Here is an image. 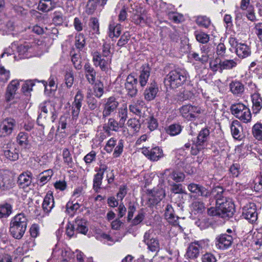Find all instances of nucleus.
I'll use <instances>...</instances> for the list:
<instances>
[{
	"mask_svg": "<svg viewBox=\"0 0 262 262\" xmlns=\"http://www.w3.org/2000/svg\"><path fill=\"white\" fill-rule=\"evenodd\" d=\"M27 221L24 213L17 214L12 219L9 232L13 237L17 239L22 238L27 229Z\"/></svg>",
	"mask_w": 262,
	"mask_h": 262,
	"instance_id": "nucleus-1",
	"label": "nucleus"
},
{
	"mask_svg": "<svg viewBox=\"0 0 262 262\" xmlns=\"http://www.w3.org/2000/svg\"><path fill=\"white\" fill-rule=\"evenodd\" d=\"M188 73L183 69L171 71L165 77L164 83L171 89H176L182 85L186 81Z\"/></svg>",
	"mask_w": 262,
	"mask_h": 262,
	"instance_id": "nucleus-2",
	"label": "nucleus"
},
{
	"mask_svg": "<svg viewBox=\"0 0 262 262\" xmlns=\"http://www.w3.org/2000/svg\"><path fill=\"white\" fill-rule=\"evenodd\" d=\"M210 131L207 128H202L199 132L196 141L191 146V154L197 155L201 151L205 148L208 145Z\"/></svg>",
	"mask_w": 262,
	"mask_h": 262,
	"instance_id": "nucleus-3",
	"label": "nucleus"
},
{
	"mask_svg": "<svg viewBox=\"0 0 262 262\" xmlns=\"http://www.w3.org/2000/svg\"><path fill=\"white\" fill-rule=\"evenodd\" d=\"M232 115L244 123L251 121L252 115L250 109L241 103L232 104L230 106Z\"/></svg>",
	"mask_w": 262,
	"mask_h": 262,
	"instance_id": "nucleus-4",
	"label": "nucleus"
},
{
	"mask_svg": "<svg viewBox=\"0 0 262 262\" xmlns=\"http://www.w3.org/2000/svg\"><path fill=\"white\" fill-rule=\"evenodd\" d=\"M16 126V122L13 118L7 117L4 119L0 123V137L11 135Z\"/></svg>",
	"mask_w": 262,
	"mask_h": 262,
	"instance_id": "nucleus-5",
	"label": "nucleus"
},
{
	"mask_svg": "<svg viewBox=\"0 0 262 262\" xmlns=\"http://www.w3.org/2000/svg\"><path fill=\"white\" fill-rule=\"evenodd\" d=\"M233 242L232 234L227 233H222L217 235L215 239V246L217 249L225 250L229 249Z\"/></svg>",
	"mask_w": 262,
	"mask_h": 262,
	"instance_id": "nucleus-6",
	"label": "nucleus"
},
{
	"mask_svg": "<svg viewBox=\"0 0 262 262\" xmlns=\"http://www.w3.org/2000/svg\"><path fill=\"white\" fill-rule=\"evenodd\" d=\"M138 79L132 74L127 76L124 84L126 95L130 98L135 97L138 93Z\"/></svg>",
	"mask_w": 262,
	"mask_h": 262,
	"instance_id": "nucleus-7",
	"label": "nucleus"
},
{
	"mask_svg": "<svg viewBox=\"0 0 262 262\" xmlns=\"http://www.w3.org/2000/svg\"><path fill=\"white\" fill-rule=\"evenodd\" d=\"M118 105L119 102L115 97L111 96L105 99L103 104L102 112L103 118H105L115 112Z\"/></svg>",
	"mask_w": 262,
	"mask_h": 262,
	"instance_id": "nucleus-8",
	"label": "nucleus"
},
{
	"mask_svg": "<svg viewBox=\"0 0 262 262\" xmlns=\"http://www.w3.org/2000/svg\"><path fill=\"white\" fill-rule=\"evenodd\" d=\"M217 205H219L220 217L225 219L233 216L235 212L234 205L230 199H225V201Z\"/></svg>",
	"mask_w": 262,
	"mask_h": 262,
	"instance_id": "nucleus-9",
	"label": "nucleus"
},
{
	"mask_svg": "<svg viewBox=\"0 0 262 262\" xmlns=\"http://www.w3.org/2000/svg\"><path fill=\"white\" fill-rule=\"evenodd\" d=\"M92 56L94 66L99 67L103 71H106L108 69V66L112 61L111 57H103L101 54L98 51L93 52Z\"/></svg>",
	"mask_w": 262,
	"mask_h": 262,
	"instance_id": "nucleus-10",
	"label": "nucleus"
},
{
	"mask_svg": "<svg viewBox=\"0 0 262 262\" xmlns=\"http://www.w3.org/2000/svg\"><path fill=\"white\" fill-rule=\"evenodd\" d=\"M152 231L148 230L144 235L143 242L147 245L148 249L151 252H158L160 244L157 238L154 237Z\"/></svg>",
	"mask_w": 262,
	"mask_h": 262,
	"instance_id": "nucleus-11",
	"label": "nucleus"
},
{
	"mask_svg": "<svg viewBox=\"0 0 262 262\" xmlns=\"http://www.w3.org/2000/svg\"><path fill=\"white\" fill-rule=\"evenodd\" d=\"M163 176V178L167 180L169 184L172 182L171 179L177 183H179L183 182L185 178L183 172L171 169H165Z\"/></svg>",
	"mask_w": 262,
	"mask_h": 262,
	"instance_id": "nucleus-12",
	"label": "nucleus"
},
{
	"mask_svg": "<svg viewBox=\"0 0 262 262\" xmlns=\"http://www.w3.org/2000/svg\"><path fill=\"white\" fill-rule=\"evenodd\" d=\"M142 152L152 161H157L164 156L162 149L158 146L152 148L150 150L148 148L143 147L142 149Z\"/></svg>",
	"mask_w": 262,
	"mask_h": 262,
	"instance_id": "nucleus-13",
	"label": "nucleus"
},
{
	"mask_svg": "<svg viewBox=\"0 0 262 262\" xmlns=\"http://www.w3.org/2000/svg\"><path fill=\"white\" fill-rule=\"evenodd\" d=\"M242 215L249 222L253 223L257 220V213L254 203H250L243 208Z\"/></svg>",
	"mask_w": 262,
	"mask_h": 262,
	"instance_id": "nucleus-14",
	"label": "nucleus"
},
{
	"mask_svg": "<svg viewBox=\"0 0 262 262\" xmlns=\"http://www.w3.org/2000/svg\"><path fill=\"white\" fill-rule=\"evenodd\" d=\"M83 100V95L81 91H78L75 96L74 100L72 104V115L73 119H77L82 106Z\"/></svg>",
	"mask_w": 262,
	"mask_h": 262,
	"instance_id": "nucleus-15",
	"label": "nucleus"
},
{
	"mask_svg": "<svg viewBox=\"0 0 262 262\" xmlns=\"http://www.w3.org/2000/svg\"><path fill=\"white\" fill-rule=\"evenodd\" d=\"M230 92L235 96L241 97L245 92V86L239 80L232 81L229 84Z\"/></svg>",
	"mask_w": 262,
	"mask_h": 262,
	"instance_id": "nucleus-16",
	"label": "nucleus"
},
{
	"mask_svg": "<svg viewBox=\"0 0 262 262\" xmlns=\"http://www.w3.org/2000/svg\"><path fill=\"white\" fill-rule=\"evenodd\" d=\"M32 173L29 171L21 173L17 180L19 187L25 189L30 186L32 183Z\"/></svg>",
	"mask_w": 262,
	"mask_h": 262,
	"instance_id": "nucleus-17",
	"label": "nucleus"
},
{
	"mask_svg": "<svg viewBox=\"0 0 262 262\" xmlns=\"http://www.w3.org/2000/svg\"><path fill=\"white\" fill-rule=\"evenodd\" d=\"M120 127H121L120 122L117 121L113 118H111L108 119L107 124H103V130L108 136H110L111 135V130L118 132Z\"/></svg>",
	"mask_w": 262,
	"mask_h": 262,
	"instance_id": "nucleus-18",
	"label": "nucleus"
},
{
	"mask_svg": "<svg viewBox=\"0 0 262 262\" xmlns=\"http://www.w3.org/2000/svg\"><path fill=\"white\" fill-rule=\"evenodd\" d=\"M202 246L199 242L191 243L187 248L186 255L190 258H195L199 255Z\"/></svg>",
	"mask_w": 262,
	"mask_h": 262,
	"instance_id": "nucleus-19",
	"label": "nucleus"
},
{
	"mask_svg": "<svg viewBox=\"0 0 262 262\" xmlns=\"http://www.w3.org/2000/svg\"><path fill=\"white\" fill-rule=\"evenodd\" d=\"M164 216L169 223L174 225L178 224L179 217L174 214V210L171 205H167L165 210Z\"/></svg>",
	"mask_w": 262,
	"mask_h": 262,
	"instance_id": "nucleus-20",
	"label": "nucleus"
},
{
	"mask_svg": "<svg viewBox=\"0 0 262 262\" xmlns=\"http://www.w3.org/2000/svg\"><path fill=\"white\" fill-rule=\"evenodd\" d=\"M19 86V82L18 80H14L11 81L7 88L6 93V99L7 101H9L14 98L16 91L17 90Z\"/></svg>",
	"mask_w": 262,
	"mask_h": 262,
	"instance_id": "nucleus-21",
	"label": "nucleus"
},
{
	"mask_svg": "<svg viewBox=\"0 0 262 262\" xmlns=\"http://www.w3.org/2000/svg\"><path fill=\"white\" fill-rule=\"evenodd\" d=\"M230 129L232 135L235 139L241 140L242 138V126L238 120L232 121Z\"/></svg>",
	"mask_w": 262,
	"mask_h": 262,
	"instance_id": "nucleus-22",
	"label": "nucleus"
},
{
	"mask_svg": "<svg viewBox=\"0 0 262 262\" xmlns=\"http://www.w3.org/2000/svg\"><path fill=\"white\" fill-rule=\"evenodd\" d=\"M252 102V110L254 113L257 114L262 108V98L258 93H255L251 96Z\"/></svg>",
	"mask_w": 262,
	"mask_h": 262,
	"instance_id": "nucleus-23",
	"label": "nucleus"
},
{
	"mask_svg": "<svg viewBox=\"0 0 262 262\" xmlns=\"http://www.w3.org/2000/svg\"><path fill=\"white\" fill-rule=\"evenodd\" d=\"M54 206V198L52 193L48 192L46 195L42 204V209L46 213L51 211Z\"/></svg>",
	"mask_w": 262,
	"mask_h": 262,
	"instance_id": "nucleus-24",
	"label": "nucleus"
},
{
	"mask_svg": "<svg viewBox=\"0 0 262 262\" xmlns=\"http://www.w3.org/2000/svg\"><path fill=\"white\" fill-rule=\"evenodd\" d=\"M141 69L139 80L141 86L144 87L146 84L149 78L150 68L148 64H144L142 66Z\"/></svg>",
	"mask_w": 262,
	"mask_h": 262,
	"instance_id": "nucleus-25",
	"label": "nucleus"
},
{
	"mask_svg": "<svg viewBox=\"0 0 262 262\" xmlns=\"http://www.w3.org/2000/svg\"><path fill=\"white\" fill-rule=\"evenodd\" d=\"M28 138L29 136L27 133L21 132L17 136L16 142L22 148L29 149L30 148L31 144Z\"/></svg>",
	"mask_w": 262,
	"mask_h": 262,
	"instance_id": "nucleus-26",
	"label": "nucleus"
},
{
	"mask_svg": "<svg viewBox=\"0 0 262 262\" xmlns=\"http://www.w3.org/2000/svg\"><path fill=\"white\" fill-rule=\"evenodd\" d=\"M158 92V88L157 84L155 82L151 83L144 91L145 99L147 101L153 100L156 97Z\"/></svg>",
	"mask_w": 262,
	"mask_h": 262,
	"instance_id": "nucleus-27",
	"label": "nucleus"
},
{
	"mask_svg": "<svg viewBox=\"0 0 262 262\" xmlns=\"http://www.w3.org/2000/svg\"><path fill=\"white\" fill-rule=\"evenodd\" d=\"M85 77L91 84H94L96 80V73L93 67L89 63H86L84 66Z\"/></svg>",
	"mask_w": 262,
	"mask_h": 262,
	"instance_id": "nucleus-28",
	"label": "nucleus"
},
{
	"mask_svg": "<svg viewBox=\"0 0 262 262\" xmlns=\"http://www.w3.org/2000/svg\"><path fill=\"white\" fill-rule=\"evenodd\" d=\"M236 53L239 57L245 58L250 55L251 49L246 44L239 43L238 46H237L236 49Z\"/></svg>",
	"mask_w": 262,
	"mask_h": 262,
	"instance_id": "nucleus-29",
	"label": "nucleus"
},
{
	"mask_svg": "<svg viewBox=\"0 0 262 262\" xmlns=\"http://www.w3.org/2000/svg\"><path fill=\"white\" fill-rule=\"evenodd\" d=\"M56 4L52 0H40L38 5L39 10L43 12H49L55 7Z\"/></svg>",
	"mask_w": 262,
	"mask_h": 262,
	"instance_id": "nucleus-30",
	"label": "nucleus"
},
{
	"mask_svg": "<svg viewBox=\"0 0 262 262\" xmlns=\"http://www.w3.org/2000/svg\"><path fill=\"white\" fill-rule=\"evenodd\" d=\"M224 189L222 187L217 186L212 189L211 194L216 200V205L221 204V203L225 201V199H227L224 197Z\"/></svg>",
	"mask_w": 262,
	"mask_h": 262,
	"instance_id": "nucleus-31",
	"label": "nucleus"
},
{
	"mask_svg": "<svg viewBox=\"0 0 262 262\" xmlns=\"http://www.w3.org/2000/svg\"><path fill=\"white\" fill-rule=\"evenodd\" d=\"M192 108V105L190 104H187L183 105L180 108V112L182 116L188 120H194L196 116H194L191 112V109Z\"/></svg>",
	"mask_w": 262,
	"mask_h": 262,
	"instance_id": "nucleus-32",
	"label": "nucleus"
},
{
	"mask_svg": "<svg viewBox=\"0 0 262 262\" xmlns=\"http://www.w3.org/2000/svg\"><path fill=\"white\" fill-rule=\"evenodd\" d=\"M144 105V103L142 100H138L129 105V110L136 115L141 116Z\"/></svg>",
	"mask_w": 262,
	"mask_h": 262,
	"instance_id": "nucleus-33",
	"label": "nucleus"
},
{
	"mask_svg": "<svg viewBox=\"0 0 262 262\" xmlns=\"http://www.w3.org/2000/svg\"><path fill=\"white\" fill-rule=\"evenodd\" d=\"M239 60L237 58L234 59H224L221 62L222 72L225 70H232L235 68L238 63Z\"/></svg>",
	"mask_w": 262,
	"mask_h": 262,
	"instance_id": "nucleus-34",
	"label": "nucleus"
},
{
	"mask_svg": "<svg viewBox=\"0 0 262 262\" xmlns=\"http://www.w3.org/2000/svg\"><path fill=\"white\" fill-rule=\"evenodd\" d=\"M192 212L194 214H202L205 210V204L200 201H194L191 205Z\"/></svg>",
	"mask_w": 262,
	"mask_h": 262,
	"instance_id": "nucleus-35",
	"label": "nucleus"
},
{
	"mask_svg": "<svg viewBox=\"0 0 262 262\" xmlns=\"http://www.w3.org/2000/svg\"><path fill=\"white\" fill-rule=\"evenodd\" d=\"M195 22L199 26L205 28H208L211 25V19L205 15L198 16Z\"/></svg>",
	"mask_w": 262,
	"mask_h": 262,
	"instance_id": "nucleus-36",
	"label": "nucleus"
},
{
	"mask_svg": "<svg viewBox=\"0 0 262 262\" xmlns=\"http://www.w3.org/2000/svg\"><path fill=\"white\" fill-rule=\"evenodd\" d=\"M75 226L76 230L80 233L85 234L88 231V228L86 226L85 220L77 219L75 222Z\"/></svg>",
	"mask_w": 262,
	"mask_h": 262,
	"instance_id": "nucleus-37",
	"label": "nucleus"
},
{
	"mask_svg": "<svg viewBox=\"0 0 262 262\" xmlns=\"http://www.w3.org/2000/svg\"><path fill=\"white\" fill-rule=\"evenodd\" d=\"M5 157L11 161H15L18 159L19 155L17 150L15 148H10L4 150Z\"/></svg>",
	"mask_w": 262,
	"mask_h": 262,
	"instance_id": "nucleus-38",
	"label": "nucleus"
},
{
	"mask_svg": "<svg viewBox=\"0 0 262 262\" xmlns=\"http://www.w3.org/2000/svg\"><path fill=\"white\" fill-rule=\"evenodd\" d=\"M12 212L11 205L7 203L0 205V218L8 217Z\"/></svg>",
	"mask_w": 262,
	"mask_h": 262,
	"instance_id": "nucleus-39",
	"label": "nucleus"
},
{
	"mask_svg": "<svg viewBox=\"0 0 262 262\" xmlns=\"http://www.w3.org/2000/svg\"><path fill=\"white\" fill-rule=\"evenodd\" d=\"M127 126L135 133H138L141 128V123L139 119L135 118L129 119L127 122Z\"/></svg>",
	"mask_w": 262,
	"mask_h": 262,
	"instance_id": "nucleus-40",
	"label": "nucleus"
},
{
	"mask_svg": "<svg viewBox=\"0 0 262 262\" xmlns=\"http://www.w3.org/2000/svg\"><path fill=\"white\" fill-rule=\"evenodd\" d=\"M62 157L64 164L69 167L72 168L74 166V162L71 154L68 148H64L62 151Z\"/></svg>",
	"mask_w": 262,
	"mask_h": 262,
	"instance_id": "nucleus-41",
	"label": "nucleus"
},
{
	"mask_svg": "<svg viewBox=\"0 0 262 262\" xmlns=\"http://www.w3.org/2000/svg\"><path fill=\"white\" fill-rule=\"evenodd\" d=\"M89 26L91 28L90 31L92 34H99V24L98 19L96 17H91L90 19Z\"/></svg>",
	"mask_w": 262,
	"mask_h": 262,
	"instance_id": "nucleus-42",
	"label": "nucleus"
},
{
	"mask_svg": "<svg viewBox=\"0 0 262 262\" xmlns=\"http://www.w3.org/2000/svg\"><path fill=\"white\" fill-rule=\"evenodd\" d=\"M75 45L76 48L80 51L84 48L85 46V38L83 34L79 33L75 36Z\"/></svg>",
	"mask_w": 262,
	"mask_h": 262,
	"instance_id": "nucleus-43",
	"label": "nucleus"
},
{
	"mask_svg": "<svg viewBox=\"0 0 262 262\" xmlns=\"http://www.w3.org/2000/svg\"><path fill=\"white\" fill-rule=\"evenodd\" d=\"M195 225L201 229L208 228L210 225L208 218L204 215H201L195 222Z\"/></svg>",
	"mask_w": 262,
	"mask_h": 262,
	"instance_id": "nucleus-44",
	"label": "nucleus"
},
{
	"mask_svg": "<svg viewBox=\"0 0 262 262\" xmlns=\"http://www.w3.org/2000/svg\"><path fill=\"white\" fill-rule=\"evenodd\" d=\"M221 62L222 60L218 57H216L214 59L211 60L209 62V67L210 69L213 72H216L219 71L220 72L222 73Z\"/></svg>",
	"mask_w": 262,
	"mask_h": 262,
	"instance_id": "nucleus-45",
	"label": "nucleus"
},
{
	"mask_svg": "<svg viewBox=\"0 0 262 262\" xmlns=\"http://www.w3.org/2000/svg\"><path fill=\"white\" fill-rule=\"evenodd\" d=\"M97 0H89L85 7V12L88 15L93 14L97 7Z\"/></svg>",
	"mask_w": 262,
	"mask_h": 262,
	"instance_id": "nucleus-46",
	"label": "nucleus"
},
{
	"mask_svg": "<svg viewBox=\"0 0 262 262\" xmlns=\"http://www.w3.org/2000/svg\"><path fill=\"white\" fill-rule=\"evenodd\" d=\"M31 46L29 43L25 42L23 45L18 46L17 48L19 55L21 56L20 58H27L28 50L30 49Z\"/></svg>",
	"mask_w": 262,
	"mask_h": 262,
	"instance_id": "nucleus-47",
	"label": "nucleus"
},
{
	"mask_svg": "<svg viewBox=\"0 0 262 262\" xmlns=\"http://www.w3.org/2000/svg\"><path fill=\"white\" fill-rule=\"evenodd\" d=\"M253 136L258 140H262V124L256 123L252 127Z\"/></svg>",
	"mask_w": 262,
	"mask_h": 262,
	"instance_id": "nucleus-48",
	"label": "nucleus"
},
{
	"mask_svg": "<svg viewBox=\"0 0 262 262\" xmlns=\"http://www.w3.org/2000/svg\"><path fill=\"white\" fill-rule=\"evenodd\" d=\"M195 37L198 41L203 44L207 43L210 39L209 35L204 32H195Z\"/></svg>",
	"mask_w": 262,
	"mask_h": 262,
	"instance_id": "nucleus-49",
	"label": "nucleus"
},
{
	"mask_svg": "<svg viewBox=\"0 0 262 262\" xmlns=\"http://www.w3.org/2000/svg\"><path fill=\"white\" fill-rule=\"evenodd\" d=\"M182 130L181 126L178 124L170 125L166 130L167 134L171 136H176L179 134Z\"/></svg>",
	"mask_w": 262,
	"mask_h": 262,
	"instance_id": "nucleus-50",
	"label": "nucleus"
},
{
	"mask_svg": "<svg viewBox=\"0 0 262 262\" xmlns=\"http://www.w3.org/2000/svg\"><path fill=\"white\" fill-rule=\"evenodd\" d=\"M86 102L89 109L91 111L96 109L99 106L97 100L91 96L90 94H88L86 96Z\"/></svg>",
	"mask_w": 262,
	"mask_h": 262,
	"instance_id": "nucleus-51",
	"label": "nucleus"
},
{
	"mask_svg": "<svg viewBox=\"0 0 262 262\" xmlns=\"http://www.w3.org/2000/svg\"><path fill=\"white\" fill-rule=\"evenodd\" d=\"M103 177L102 173L100 172H98L95 175L93 180V188L96 191L100 188Z\"/></svg>",
	"mask_w": 262,
	"mask_h": 262,
	"instance_id": "nucleus-52",
	"label": "nucleus"
},
{
	"mask_svg": "<svg viewBox=\"0 0 262 262\" xmlns=\"http://www.w3.org/2000/svg\"><path fill=\"white\" fill-rule=\"evenodd\" d=\"M118 115L120 126L121 127H123L128 117L127 107L125 106L124 108H121L119 111Z\"/></svg>",
	"mask_w": 262,
	"mask_h": 262,
	"instance_id": "nucleus-53",
	"label": "nucleus"
},
{
	"mask_svg": "<svg viewBox=\"0 0 262 262\" xmlns=\"http://www.w3.org/2000/svg\"><path fill=\"white\" fill-rule=\"evenodd\" d=\"M53 174V172L51 170L48 169L45 170L40 174V182L42 184H46L48 181H49Z\"/></svg>",
	"mask_w": 262,
	"mask_h": 262,
	"instance_id": "nucleus-54",
	"label": "nucleus"
},
{
	"mask_svg": "<svg viewBox=\"0 0 262 262\" xmlns=\"http://www.w3.org/2000/svg\"><path fill=\"white\" fill-rule=\"evenodd\" d=\"M109 30L113 34L114 36L118 37L121 32V25L115 23L111 24L109 26Z\"/></svg>",
	"mask_w": 262,
	"mask_h": 262,
	"instance_id": "nucleus-55",
	"label": "nucleus"
},
{
	"mask_svg": "<svg viewBox=\"0 0 262 262\" xmlns=\"http://www.w3.org/2000/svg\"><path fill=\"white\" fill-rule=\"evenodd\" d=\"M198 190V191L199 192H197L195 194V195L198 196L207 198L211 195V192L210 190L201 185H200L199 188Z\"/></svg>",
	"mask_w": 262,
	"mask_h": 262,
	"instance_id": "nucleus-56",
	"label": "nucleus"
},
{
	"mask_svg": "<svg viewBox=\"0 0 262 262\" xmlns=\"http://www.w3.org/2000/svg\"><path fill=\"white\" fill-rule=\"evenodd\" d=\"M80 205L78 203H75L73 204L72 202H69L66 205V211L68 213L72 214L75 211L78 209Z\"/></svg>",
	"mask_w": 262,
	"mask_h": 262,
	"instance_id": "nucleus-57",
	"label": "nucleus"
},
{
	"mask_svg": "<svg viewBox=\"0 0 262 262\" xmlns=\"http://www.w3.org/2000/svg\"><path fill=\"white\" fill-rule=\"evenodd\" d=\"M123 140L121 139L119 141L117 145L114 149L113 156L115 158L119 157L123 152Z\"/></svg>",
	"mask_w": 262,
	"mask_h": 262,
	"instance_id": "nucleus-58",
	"label": "nucleus"
},
{
	"mask_svg": "<svg viewBox=\"0 0 262 262\" xmlns=\"http://www.w3.org/2000/svg\"><path fill=\"white\" fill-rule=\"evenodd\" d=\"M130 39V34L128 32L124 33L118 41L117 45L120 47H122L126 45Z\"/></svg>",
	"mask_w": 262,
	"mask_h": 262,
	"instance_id": "nucleus-59",
	"label": "nucleus"
},
{
	"mask_svg": "<svg viewBox=\"0 0 262 262\" xmlns=\"http://www.w3.org/2000/svg\"><path fill=\"white\" fill-rule=\"evenodd\" d=\"M230 172L233 177H237L241 172V166L238 163H233L229 169Z\"/></svg>",
	"mask_w": 262,
	"mask_h": 262,
	"instance_id": "nucleus-60",
	"label": "nucleus"
},
{
	"mask_svg": "<svg viewBox=\"0 0 262 262\" xmlns=\"http://www.w3.org/2000/svg\"><path fill=\"white\" fill-rule=\"evenodd\" d=\"M168 18L174 23H179L183 19V15L177 12H169L168 13Z\"/></svg>",
	"mask_w": 262,
	"mask_h": 262,
	"instance_id": "nucleus-61",
	"label": "nucleus"
},
{
	"mask_svg": "<svg viewBox=\"0 0 262 262\" xmlns=\"http://www.w3.org/2000/svg\"><path fill=\"white\" fill-rule=\"evenodd\" d=\"M148 128L150 131L155 130L158 126V123L156 118L153 116H150L147 119Z\"/></svg>",
	"mask_w": 262,
	"mask_h": 262,
	"instance_id": "nucleus-62",
	"label": "nucleus"
},
{
	"mask_svg": "<svg viewBox=\"0 0 262 262\" xmlns=\"http://www.w3.org/2000/svg\"><path fill=\"white\" fill-rule=\"evenodd\" d=\"M132 21L136 25H141L145 23V19L140 14L134 13L132 17Z\"/></svg>",
	"mask_w": 262,
	"mask_h": 262,
	"instance_id": "nucleus-63",
	"label": "nucleus"
},
{
	"mask_svg": "<svg viewBox=\"0 0 262 262\" xmlns=\"http://www.w3.org/2000/svg\"><path fill=\"white\" fill-rule=\"evenodd\" d=\"M202 262H216L215 256L210 253H206L202 257Z\"/></svg>",
	"mask_w": 262,
	"mask_h": 262,
	"instance_id": "nucleus-64",
	"label": "nucleus"
}]
</instances>
